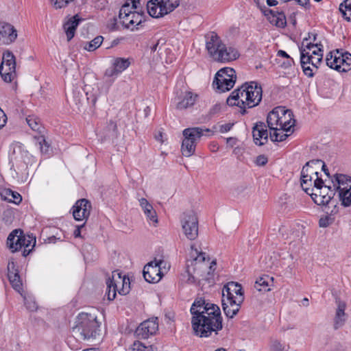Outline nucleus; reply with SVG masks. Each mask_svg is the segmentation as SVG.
I'll return each mask as SVG.
<instances>
[{"instance_id": "obj_34", "label": "nucleus", "mask_w": 351, "mask_h": 351, "mask_svg": "<svg viewBox=\"0 0 351 351\" xmlns=\"http://www.w3.org/2000/svg\"><path fill=\"white\" fill-rule=\"evenodd\" d=\"M339 11L346 20L351 21V0H344L339 5Z\"/></svg>"}, {"instance_id": "obj_15", "label": "nucleus", "mask_w": 351, "mask_h": 351, "mask_svg": "<svg viewBox=\"0 0 351 351\" xmlns=\"http://www.w3.org/2000/svg\"><path fill=\"white\" fill-rule=\"evenodd\" d=\"M206 49L209 56L215 61L218 59L219 53H221L225 43L221 38L214 32H210L205 36Z\"/></svg>"}, {"instance_id": "obj_61", "label": "nucleus", "mask_w": 351, "mask_h": 351, "mask_svg": "<svg viewBox=\"0 0 351 351\" xmlns=\"http://www.w3.org/2000/svg\"><path fill=\"white\" fill-rule=\"evenodd\" d=\"M310 175H311L312 176L313 175H314L316 177V178H319L318 176V172L315 171V169L313 167V165H311V167L310 168Z\"/></svg>"}, {"instance_id": "obj_3", "label": "nucleus", "mask_w": 351, "mask_h": 351, "mask_svg": "<svg viewBox=\"0 0 351 351\" xmlns=\"http://www.w3.org/2000/svg\"><path fill=\"white\" fill-rule=\"evenodd\" d=\"M191 258L186 261V273L187 274V282L190 284L195 282L201 277H204L207 273L208 279L209 276L213 274L215 269L216 262L213 261L210 263L209 258L206 259V254L199 252L195 245L191 246L190 252Z\"/></svg>"}, {"instance_id": "obj_63", "label": "nucleus", "mask_w": 351, "mask_h": 351, "mask_svg": "<svg viewBox=\"0 0 351 351\" xmlns=\"http://www.w3.org/2000/svg\"><path fill=\"white\" fill-rule=\"evenodd\" d=\"M320 164H322V169L324 171L326 176H329L328 170L326 169V166L325 163L322 160V162Z\"/></svg>"}, {"instance_id": "obj_64", "label": "nucleus", "mask_w": 351, "mask_h": 351, "mask_svg": "<svg viewBox=\"0 0 351 351\" xmlns=\"http://www.w3.org/2000/svg\"><path fill=\"white\" fill-rule=\"evenodd\" d=\"M158 46V41H157L156 43H154L152 46H150L151 51H152V52L156 51Z\"/></svg>"}, {"instance_id": "obj_1", "label": "nucleus", "mask_w": 351, "mask_h": 351, "mask_svg": "<svg viewBox=\"0 0 351 351\" xmlns=\"http://www.w3.org/2000/svg\"><path fill=\"white\" fill-rule=\"evenodd\" d=\"M190 311L192 328L197 336L208 337L212 332L217 334L222 329V317L217 305L199 298L194 301Z\"/></svg>"}, {"instance_id": "obj_40", "label": "nucleus", "mask_w": 351, "mask_h": 351, "mask_svg": "<svg viewBox=\"0 0 351 351\" xmlns=\"http://www.w3.org/2000/svg\"><path fill=\"white\" fill-rule=\"evenodd\" d=\"M74 1L75 0H49V3L55 10H58L67 7Z\"/></svg>"}, {"instance_id": "obj_53", "label": "nucleus", "mask_w": 351, "mask_h": 351, "mask_svg": "<svg viewBox=\"0 0 351 351\" xmlns=\"http://www.w3.org/2000/svg\"><path fill=\"white\" fill-rule=\"evenodd\" d=\"M294 64V61L292 58H287L285 61L281 63V66L284 69H288Z\"/></svg>"}, {"instance_id": "obj_30", "label": "nucleus", "mask_w": 351, "mask_h": 351, "mask_svg": "<svg viewBox=\"0 0 351 351\" xmlns=\"http://www.w3.org/2000/svg\"><path fill=\"white\" fill-rule=\"evenodd\" d=\"M80 21L81 19L78 17V16L75 15L64 23V29L68 41L71 40L74 37L75 29L78 26Z\"/></svg>"}, {"instance_id": "obj_59", "label": "nucleus", "mask_w": 351, "mask_h": 351, "mask_svg": "<svg viewBox=\"0 0 351 351\" xmlns=\"http://www.w3.org/2000/svg\"><path fill=\"white\" fill-rule=\"evenodd\" d=\"M254 2L256 3V5L261 10H263V8H266L264 3L263 0L261 1V0H253Z\"/></svg>"}, {"instance_id": "obj_5", "label": "nucleus", "mask_w": 351, "mask_h": 351, "mask_svg": "<svg viewBox=\"0 0 351 351\" xmlns=\"http://www.w3.org/2000/svg\"><path fill=\"white\" fill-rule=\"evenodd\" d=\"M244 300L242 287L235 282H229L222 289V308L228 318H233L239 311Z\"/></svg>"}, {"instance_id": "obj_10", "label": "nucleus", "mask_w": 351, "mask_h": 351, "mask_svg": "<svg viewBox=\"0 0 351 351\" xmlns=\"http://www.w3.org/2000/svg\"><path fill=\"white\" fill-rule=\"evenodd\" d=\"M237 79L236 71L230 67L221 69L215 75L213 88L219 93L230 90L233 88Z\"/></svg>"}, {"instance_id": "obj_17", "label": "nucleus", "mask_w": 351, "mask_h": 351, "mask_svg": "<svg viewBox=\"0 0 351 351\" xmlns=\"http://www.w3.org/2000/svg\"><path fill=\"white\" fill-rule=\"evenodd\" d=\"M162 261H152L147 264L143 269V277L149 283L158 282L162 278L160 267Z\"/></svg>"}, {"instance_id": "obj_28", "label": "nucleus", "mask_w": 351, "mask_h": 351, "mask_svg": "<svg viewBox=\"0 0 351 351\" xmlns=\"http://www.w3.org/2000/svg\"><path fill=\"white\" fill-rule=\"evenodd\" d=\"M239 57V51L234 47L227 46L226 44L223 47L221 53H219L216 62L226 63L237 60Z\"/></svg>"}, {"instance_id": "obj_4", "label": "nucleus", "mask_w": 351, "mask_h": 351, "mask_svg": "<svg viewBox=\"0 0 351 351\" xmlns=\"http://www.w3.org/2000/svg\"><path fill=\"white\" fill-rule=\"evenodd\" d=\"M263 90L256 82H246L240 88L234 90L227 99L230 106H239L240 101L249 108L258 106L261 101Z\"/></svg>"}, {"instance_id": "obj_44", "label": "nucleus", "mask_w": 351, "mask_h": 351, "mask_svg": "<svg viewBox=\"0 0 351 351\" xmlns=\"http://www.w3.org/2000/svg\"><path fill=\"white\" fill-rule=\"evenodd\" d=\"M322 162L321 160H312L306 163V165L303 167L302 171H301V176H306V175H310V168L311 167V165H320Z\"/></svg>"}, {"instance_id": "obj_26", "label": "nucleus", "mask_w": 351, "mask_h": 351, "mask_svg": "<svg viewBox=\"0 0 351 351\" xmlns=\"http://www.w3.org/2000/svg\"><path fill=\"white\" fill-rule=\"evenodd\" d=\"M333 186L340 192L351 190V178L344 175L336 173L332 180Z\"/></svg>"}, {"instance_id": "obj_33", "label": "nucleus", "mask_w": 351, "mask_h": 351, "mask_svg": "<svg viewBox=\"0 0 351 351\" xmlns=\"http://www.w3.org/2000/svg\"><path fill=\"white\" fill-rule=\"evenodd\" d=\"M112 65L116 71L121 73L130 66V61L129 58H117L114 60Z\"/></svg>"}, {"instance_id": "obj_23", "label": "nucleus", "mask_w": 351, "mask_h": 351, "mask_svg": "<svg viewBox=\"0 0 351 351\" xmlns=\"http://www.w3.org/2000/svg\"><path fill=\"white\" fill-rule=\"evenodd\" d=\"M149 14L153 18H160L169 14L167 7L160 2V0H150L147 3Z\"/></svg>"}, {"instance_id": "obj_46", "label": "nucleus", "mask_w": 351, "mask_h": 351, "mask_svg": "<svg viewBox=\"0 0 351 351\" xmlns=\"http://www.w3.org/2000/svg\"><path fill=\"white\" fill-rule=\"evenodd\" d=\"M119 72L115 70V67L112 65L107 69L105 71V76L112 78V81L119 75Z\"/></svg>"}, {"instance_id": "obj_58", "label": "nucleus", "mask_w": 351, "mask_h": 351, "mask_svg": "<svg viewBox=\"0 0 351 351\" xmlns=\"http://www.w3.org/2000/svg\"><path fill=\"white\" fill-rule=\"evenodd\" d=\"M277 56L278 57H282V58H284L285 59L287 58H291L286 51H283V50H279L278 52H277Z\"/></svg>"}, {"instance_id": "obj_55", "label": "nucleus", "mask_w": 351, "mask_h": 351, "mask_svg": "<svg viewBox=\"0 0 351 351\" xmlns=\"http://www.w3.org/2000/svg\"><path fill=\"white\" fill-rule=\"evenodd\" d=\"M232 125H233V124H232V123H226V124L221 125H220L219 131L221 133L228 132V131L230 130Z\"/></svg>"}, {"instance_id": "obj_39", "label": "nucleus", "mask_w": 351, "mask_h": 351, "mask_svg": "<svg viewBox=\"0 0 351 351\" xmlns=\"http://www.w3.org/2000/svg\"><path fill=\"white\" fill-rule=\"evenodd\" d=\"M8 277V279H9L12 287L16 291L20 293L23 290V289H22V282H21V278H20L19 273H17V274L9 276Z\"/></svg>"}, {"instance_id": "obj_51", "label": "nucleus", "mask_w": 351, "mask_h": 351, "mask_svg": "<svg viewBox=\"0 0 351 351\" xmlns=\"http://www.w3.org/2000/svg\"><path fill=\"white\" fill-rule=\"evenodd\" d=\"M330 219L328 216H325L320 218L319 221V225L320 227L326 228L330 224Z\"/></svg>"}, {"instance_id": "obj_25", "label": "nucleus", "mask_w": 351, "mask_h": 351, "mask_svg": "<svg viewBox=\"0 0 351 351\" xmlns=\"http://www.w3.org/2000/svg\"><path fill=\"white\" fill-rule=\"evenodd\" d=\"M138 201L147 221L156 226L158 221L156 212L154 209L153 206L145 198L142 197Z\"/></svg>"}, {"instance_id": "obj_57", "label": "nucleus", "mask_w": 351, "mask_h": 351, "mask_svg": "<svg viewBox=\"0 0 351 351\" xmlns=\"http://www.w3.org/2000/svg\"><path fill=\"white\" fill-rule=\"evenodd\" d=\"M84 226V223L77 226L76 229L74 230L73 234L75 237H81V228H83Z\"/></svg>"}, {"instance_id": "obj_50", "label": "nucleus", "mask_w": 351, "mask_h": 351, "mask_svg": "<svg viewBox=\"0 0 351 351\" xmlns=\"http://www.w3.org/2000/svg\"><path fill=\"white\" fill-rule=\"evenodd\" d=\"M145 346L140 341H135L130 348L131 351H143Z\"/></svg>"}, {"instance_id": "obj_32", "label": "nucleus", "mask_w": 351, "mask_h": 351, "mask_svg": "<svg viewBox=\"0 0 351 351\" xmlns=\"http://www.w3.org/2000/svg\"><path fill=\"white\" fill-rule=\"evenodd\" d=\"M265 12H269L271 16L269 17L270 22L274 23L277 27H284L286 25V17L282 12H274L271 10H266Z\"/></svg>"}, {"instance_id": "obj_38", "label": "nucleus", "mask_w": 351, "mask_h": 351, "mask_svg": "<svg viewBox=\"0 0 351 351\" xmlns=\"http://www.w3.org/2000/svg\"><path fill=\"white\" fill-rule=\"evenodd\" d=\"M103 40L104 38L101 36H98L90 42L87 43V45L84 47V49L88 51H93L100 47Z\"/></svg>"}, {"instance_id": "obj_12", "label": "nucleus", "mask_w": 351, "mask_h": 351, "mask_svg": "<svg viewBox=\"0 0 351 351\" xmlns=\"http://www.w3.org/2000/svg\"><path fill=\"white\" fill-rule=\"evenodd\" d=\"M311 194L314 202L317 205H326L333 197L335 193L330 186L324 184L320 178L314 180V189Z\"/></svg>"}, {"instance_id": "obj_37", "label": "nucleus", "mask_w": 351, "mask_h": 351, "mask_svg": "<svg viewBox=\"0 0 351 351\" xmlns=\"http://www.w3.org/2000/svg\"><path fill=\"white\" fill-rule=\"evenodd\" d=\"M36 143L40 146V152L43 154L49 155V145L47 143L44 136H35Z\"/></svg>"}, {"instance_id": "obj_20", "label": "nucleus", "mask_w": 351, "mask_h": 351, "mask_svg": "<svg viewBox=\"0 0 351 351\" xmlns=\"http://www.w3.org/2000/svg\"><path fill=\"white\" fill-rule=\"evenodd\" d=\"M17 38V31L10 23L0 22V43L10 45L15 41Z\"/></svg>"}, {"instance_id": "obj_45", "label": "nucleus", "mask_w": 351, "mask_h": 351, "mask_svg": "<svg viewBox=\"0 0 351 351\" xmlns=\"http://www.w3.org/2000/svg\"><path fill=\"white\" fill-rule=\"evenodd\" d=\"M19 273L18 268L13 260H10L8 264V276Z\"/></svg>"}, {"instance_id": "obj_19", "label": "nucleus", "mask_w": 351, "mask_h": 351, "mask_svg": "<svg viewBox=\"0 0 351 351\" xmlns=\"http://www.w3.org/2000/svg\"><path fill=\"white\" fill-rule=\"evenodd\" d=\"M73 216L76 221L87 219L90 215L91 204L86 199L77 200L72 208Z\"/></svg>"}, {"instance_id": "obj_62", "label": "nucleus", "mask_w": 351, "mask_h": 351, "mask_svg": "<svg viewBox=\"0 0 351 351\" xmlns=\"http://www.w3.org/2000/svg\"><path fill=\"white\" fill-rule=\"evenodd\" d=\"M266 1L269 6H275L278 4V1L276 0H267Z\"/></svg>"}, {"instance_id": "obj_56", "label": "nucleus", "mask_w": 351, "mask_h": 351, "mask_svg": "<svg viewBox=\"0 0 351 351\" xmlns=\"http://www.w3.org/2000/svg\"><path fill=\"white\" fill-rule=\"evenodd\" d=\"M274 351H285V346H283L280 343H275L274 344Z\"/></svg>"}, {"instance_id": "obj_7", "label": "nucleus", "mask_w": 351, "mask_h": 351, "mask_svg": "<svg viewBox=\"0 0 351 351\" xmlns=\"http://www.w3.org/2000/svg\"><path fill=\"white\" fill-rule=\"evenodd\" d=\"M182 134L181 152L184 156L190 157L195 154L197 143L201 137L212 136L213 132L208 128L194 127L184 129Z\"/></svg>"}, {"instance_id": "obj_42", "label": "nucleus", "mask_w": 351, "mask_h": 351, "mask_svg": "<svg viewBox=\"0 0 351 351\" xmlns=\"http://www.w3.org/2000/svg\"><path fill=\"white\" fill-rule=\"evenodd\" d=\"M132 10L134 9L130 6L129 3L126 2L125 3H124L119 10V20H121L122 17H125L126 16L130 14V13L134 12V11H133Z\"/></svg>"}, {"instance_id": "obj_6", "label": "nucleus", "mask_w": 351, "mask_h": 351, "mask_svg": "<svg viewBox=\"0 0 351 351\" xmlns=\"http://www.w3.org/2000/svg\"><path fill=\"white\" fill-rule=\"evenodd\" d=\"M100 326L95 314L82 312L75 318L73 332L82 340L94 339L99 334Z\"/></svg>"}, {"instance_id": "obj_11", "label": "nucleus", "mask_w": 351, "mask_h": 351, "mask_svg": "<svg viewBox=\"0 0 351 351\" xmlns=\"http://www.w3.org/2000/svg\"><path fill=\"white\" fill-rule=\"evenodd\" d=\"M326 62L330 68L340 72H346L351 69V53H342L337 49L328 53Z\"/></svg>"}, {"instance_id": "obj_36", "label": "nucleus", "mask_w": 351, "mask_h": 351, "mask_svg": "<svg viewBox=\"0 0 351 351\" xmlns=\"http://www.w3.org/2000/svg\"><path fill=\"white\" fill-rule=\"evenodd\" d=\"M270 280L271 279L267 276L261 277L256 281L254 288L259 291H269L268 287Z\"/></svg>"}, {"instance_id": "obj_22", "label": "nucleus", "mask_w": 351, "mask_h": 351, "mask_svg": "<svg viewBox=\"0 0 351 351\" xmlns=\"http://www.w3.org/2000/svg\"><path fill=\"white\" fill-rule=\"evenodd\" d=\"M252 135L256 145L261 146L265 145L268 140L267 126L263 122H258L253 127Z\"/></svg>"}, {"instance_id": "obj_8", "label": "nucleus", "mask_w": 351, "mask_h": 351, "mask_svg": "<svg viewBox=\"0 0 351 351\" xmlns=\"http://www.w3.org/2000/svg\"><path fill=\"white\" fill-rule=\"evenodd\" d=\"M36 244V238L32 235H25L22 230H14L7 239V245L12 252L23 249L22 254L27 256L33 250Z\"/></svg>"}, {"instance_id": "obj_24", "label": "nucleus", "mask_w": 351, "mask_h": 351, "mask_svg": "<svg viewBox=\"0 0 351 351\" xmlns=\"http://www.w3.org/2000/svg\"><path fill=\"white\" fill-rule=\"evenodd\" d=\"M144 20V16L138 12L134 11L125 17H122L120 23L128 29L134 30V27L140 25Z\"/></svg>"}, {"instance_id": "obj_60", "label": "nucleus", "mask_w": 351, "mask_h": 351, "mask_svg": "<svg viewBox=\"0 0 351 351\" xmlns=\"http://www.w3.org/2000/svg\"><path fill=\"white\" fill-rule=\"evenodd\" d=\"M298 4L301 6L306 7L308 3L309 0H294Z\"/></svg>"}, {"instance_id": "obj_54", "label": "nucleus", "mask_w": 351, "mask_h": 351, "mask_svg": "<svg viewBox=\"0 0 351 351\" xmlns=\"http://www.w3.org/2000/svg\"><path fill=\"white\" fill-rule=\"evenodd\" d=\"M7 117L4 112L0 108V129L6 123Z\"/></svg>"}, {"instance_id": "obj_2", "label": "nucleus", "mask_w": 351, "mask_h": 351, "mask_svg": "<svg viewBox=\"0 0 351 351\" xmlns=\"http://www.w3.org/2000/svg\"><path fill=\"white\" fill-rule=\"evenodd\" d=\"M267 126L270 130V139L272 141L281 142L285 140L292 132L295 120L291 110L284 106L274 108L267 117Z\"/></svg>"}, {"instance_id": "obj_9", "label": "nucleus", "mask_w": 351, "mask_h": 351, "mask_svg": "<svg viewBox=\"0 0 351 351\" xmlns=\"http://www.w3.org/2000/svg\"><path fill=\"white\" fill-rule=\"evenodd\" d=\"M107 290L106 293L109 300H113L117 292L120 295H125L130 292V281L128 277L121 276L118 271L112 272V275L106 281Z\"/></svg>"}, {"instance_id": "obj_52", "label": "nucleus", "mask_w": 351, "mask_h": 351, "mask_svg": "<svg viewBox=\"0 0 351 351\" xmlns=\"http://www.w3.org/2000/svg\"><path fill=\"white\" fill-rule=\"evenodd\" d=\"M25 305L26 308L30 311H34L37 308V306L35 302L29 301L25 298Z\"/></svg>"}, {"instance_id": "obj_16", "label": "nucleus", "mask_w": 351, "mask_h": 351, "mask_svg": "<svg viewBox=\"0 0 351 351\" xmlns=\"http://www.w3.org/2000/svg\"><path fill=\"white\" fill-rule=\"evenodd\" d=\"M10 160L18 169H26L27 165L30 160V156L27 151L21 145H16L10 155Z\"/></svg>"}, {"instance_id": "obj_31", "label": "nucleus", "mask_w": 351, "mask_h": 351, "mask_svg": "<svg viewBox=\"0 0 351 351\" xmlns=\"http://www.w3.org/2000/svg\"><path fill=\"white\" fill-rule=\"evenodd\" d=\"M305 50H300V64L302 68L303 72L305 75L309 77H312L314 75L313 68L311 64L309 63L308 60L309 57L308 56V53L304 52Z\"/></svg>"}, {"instance_id": "obj_35", "label": "nucleus", "mask_w": 351, "mask_h": 351, "mask_svg": "<svg viewBox=\"0 0 351 351\" xmlns=\"http://www.w3.org/2000/svg\"><path fill=\"white\" fill-rule=\"evenodd\" d=\"M26 121L32 130L41 133L43 127L39 118L34 115H29L26 118Z\"/></svg>"}, {"instance_id": "obj_41", "label": "nucleus", "mask_w": 351, "mask_h": 351, "mask_svg": "<svg viewBox=\"0 0 351 351\" xmlns=\"http://www.w3.org/2000/svg\"><path fill=\"white\" fill-rule=\"evenodd\" d=\"M5 194L10 197H8L10 202H13L16 204H19L22 201L21 195L15 191H13L10 189H8L5 191Z\"/></svg>"}, {"instance_id": "obj_47", "label": "nucleus", "mask_w": 351, "mask_h": 351, "mask_svg": "<svg viewBox=\"0 0 351 351\" xmlns=\"http://www.w3.org/2000/svg\"><path fill=\"white\" fill-rule=\"evenodd\" d=\"M312 179H313V176L311 175H306V176H301V186L307 193H308V189L304 188V184H306L308 182L311 183Z\"/></svg>"}, {"instance_id": "obj_18", "label": "nucleus", "mask_w": 351, "mask_h": 351, "mask_svg": "<svg viewBox=\"0 0 351 351\" xmlns=\"http://www.w3.org/2000/svg\"><path fill=\"white\" fill-rule=\"evenodd\" d=\"M158 330V319L152 318L142 322L136 330V335L142 339H147Z\"/></svg>"}, {"instance_id": "obj_21", "label": "nucleus", "mask_w": 351, "mask_h": 351, "mask_svg": "<svg viewBox=\"0 0 351 351\" xmlns=\"http://www.w3.org/2000/svg\"><path fill=\"white\" fill-rule=\"evenodd\" d=\"M311 35L309 34L308 38H304L302 43V47L300 48V50H305L304 52L308 53V56L309 57L308 62L311 64V66L317 70L319 67V65L322 62L323 55H317L313 56L310 54V51L313 48L317 47L316 45H314L311 42H308V40H311Z\"/></svg>"}, {"instance_id": "obj_29", "label": "nucleus", "mask_w": 351, "mask_h": 351, "mask_svg": "<svg viewBox=\"0 0 351 351\" xmlns=\"http://www.w3.org/2000/svg\"><path fill=\"white\" fill-rule=\"evenodd\" d=\"M346 304L345 302H339L334 318V327L335 329L342 327L346 321Z\"/></svg>"}, {"instance_id": "obj_48", "label": "nucleus", "mask_w": 351, "mask_h": 351, "mask_svg": "<svg viewBox=\"0 0 351 351\" xmlns=\"http://www.w3.org/2000/svg\"><path fill=\"white\" fill-rule=\"evenodd\" d=\"M314 45H316L317 47L313 48L310 51V54H312L313 56H317V55H323V49H322V45L320 43H313Z\"/></svg>"}, {"instance_id": "obj_13", "label": "nucleus", "mask_w": 351, "mask_h": 351, "mask_svg": "<svg viewBox=\"0 0 351 351\" xmlns=\"http://www.w3.org/2000/svg\"><path fill=\"white\" fill-rule=\"evenodd\" d=\"M0 75L2 80L6 83L12 82L16 77L15 57L8 50L3 53L0 65Z\"/></svg>"}, {"instance_id": "obj_14", "label": "nucleus", "mask_w": 351, "mask_h": 351, "mask_svg": "<svg viewBox=\"0 0 351 351\" xmlns=\"http://www.w3.org/2000/svg\"><path fill=\"white\" fill-rule=\"evenodd\" d=\"M182 228L186 237L194 240L198 235V219L193 211L185 213L181 220Z\"/></svg>"}, {"instance_id": "obj_43", "label": "nucleus", "mask_w": 351, "mask_h": 351, "mask_svg": "<svg viewBox=\"0 0 351 351\" xmlns=\"http://www.w3.org/2000/svg\"><path fill=\"white\" fill-rule=\"evenodd\" d=\"M160 2L167 7L169 13L180 5V0H160Z\"/></svg>"}, {"instance_id": "obj_27", "label": "nucleus", "mask_w": 351, "mask_h": 351, "mask_svg": "<svg viewBox=\"0 0 351 351\" xmlns=\"http://www.w3.org/2000/svg\"><path fill=\"white\" fill-rule=\"evenodd\" d=\"M197 97V95L191 92H185L181 94L176 98V108L178 110H184L193 106L196 101Z\"/></svg>"}, {"instance_id": "obj_49", "label": "nucleus", "mask_w": 351, "mask_h": 351, "mask_svg": "<svg viewBox=\"0 0 351 351\" xmlns=\"http://www.w3.org/2000/svg\"><path fill=\"white\" fill-rule=\"evenodd\" d=\"M268 162V159L267 158V156H265V155H259L256 157V165L258 166H264Z\"/></svg>"}]
</instances>
